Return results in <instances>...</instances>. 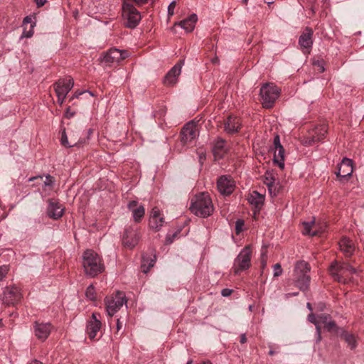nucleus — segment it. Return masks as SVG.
<instances>
[{
	"mask_svg": "<svg viewBox=\"0 0 364 364\" xmlns=\"http://www.w3.org/2000/svg\"><path fill=\"white\" fill-rule=\"evenodd\" d=\"M82 263L85 274L90 277H95L105 270L102 257L92 250L84 252Z\"/></svg>",
	"mask_w": 364,
	"mask_h": 364,
	"instance_id": "1",
	"label": "nucleus"
},
{
	"mask_svg": "<svg viewBox=\"0 0 364 364\" xmlns=\"http://www.w3.org/2000/svg\"><path fill=\"white\" fill-rule=\"evenodd\" d=\"M190 209L197 216L207 218L214 210L210 197L207 193H200L191 200Z\"/></svg>",
	"mask_w": 364,
	"mask_h": 364,
	"instance_id": "2",
	"label": "nucleus"
},
{
	"mask_svg": "<svg viewBox=\"0 0 364 364\" xmlns=\"http://www.w3.org/2000/svg\"><path fill=\"white\" fill-rule=\"evenodd\" d=\"M329 271L333 279L341 283H346L349 276L357 273V269L350 264L338 262L331 264Z\"/></svg>",
	"mask_w": 364,
	"mask_h": 364,
	"instance_id": "3",
	"label": "nucleus"
},
{
	"mask_svg": "<svg viewBox=\"0 0 364 364\" xmlns=\"http://www.w3.org/2000/svg\"><path fill=\"white\" fill-rule=\"evenodd\" d=\"M281 90L273 83L264 84L260 88L261 102L263 107L272 108L280 95Z\"/></svg>",
	"mask_w": 364,
	"mask_h": 364,
	"instance_id": "4",
	"label": "nucleus"
},
{
	"mask_svg": "<svg viewBox=\"0 0 364 364\" xmlns=\"http://www.w3.org/2000/svg\"><path fill=\"white\" fill-rule=\"evenodd\" d=\"M122 15L127 27L134 28L141 21V14L134 5L127 1L122 4Z\"/></svg>",
	"mask_w": 364,
	"mask_h": 364,
	"instance_id": "5",
	"label": "nucleus"
},
{
	"mask_svg": "<svg viewBox=\"0 0 364 364\" xmlns=\"http://www.w3.org/2000/svg\"><path fill=\"white\" fill-rule=\"evenodd\" d=\"M310 271L309 265L304 261L298 262L296 264L294 273L296 277V284L297 287L302 291L308 289L310 277L308 273Z\"/></svg>",
	"mask_w": 364,
	"mask_h": 364,
	"instance_id": "6",
	"label": "nucleus"
},
{
	"mask_svg": "<svg viewBox=\"0 0 364 364\" xmlns=\"http://www.w3.org/2000/svg\"><path fill=\"white\" fill-rule=\"evenodd\" d=\"M252 248L245 246L235 259L232 269L235 274L248 269L251 266Z\"/></svg>",
	"mask_w": 364,
	"mask_h": 364,
	"instance_id": "7",
	"label": "nucleus"
},
{
	"mask_svg": "<svg viewBox=\"0 0 364 364\" xmlns=\"http://www.w3.org/2000/svg\"><path fill=\"white\" fill-rule=\"evenodd\" d=\"M105 302L107 313L109 316L112 317L127 302V300L123 292L117 291L115 295L106 297Z\"/></svg>",
	"mask_w": 364,
	"mask_h": 364,
	"instance_id": "8",
	"label": "nucleus"
},
{
	"mask_svg": "<svg viewBox=\"0 0 364 364\" xmlns=\"http://www.w3.org/2000/svg\"><path fill=\"white\" fill-rule=\"evenodd\" d=\"M198 136V130L196 124L190 122L184 125L181 132V143L184 146H190Z\"/></svg>",
	"mask_w": 364,
	"mask_h": 364,
	"instance_id": "9",
	"label": "nucleus"
},
{
	"mask_svg": "<svg viewBox=\"0 0 364 364\" xmlns=\"http://www.w3.org/2000/svg\"><path fill=\"white\" fill-rule=\"evenodd\" d=\"M140 235L137 228L129 226L125 228L122 241L123 245L129 249H133L139 242Z\"/></svg>",
	"mask_w": 364,
	"mask_h": 364,
	"instance_id": "10",
	"label": "nucleus"
},
{
	"mask_svg": "<svg viewBox=\"0 0 364 364\" xmlns=\"http://www.w3.org/2000/svg\"><path fill=\"white\" fill-rule=\"evenodd\" d=\"M64 213V208L55 199L48 200V207L46 208L47 215L53 220L60 219Z\"/></svg>",
	"mask_w": 364,
	"mask_h": 364,
	"instance_id": "11",
	"label": "nucleus"
},
{
	"mask_svg": "<svg viewBox=\"0 0 364 364\" xmlns=\"http://www.w3.org/2000/svg\"><path fill=\"white\" fill-rule=\"evenodd\" d=\"M127 56L128 53L126 50L112 48L104 55L103 61L109 65L111 64L119 63Z\"/></svg>",
	"mask_w": 364,
	"mask_h": 364,
	"instance_id": "12",
	"label": "nucleus"
},
{
	"mask_svg": "<svg viewBox=\"0 0 364 364\" xmlns=\"http://www.w3.org/2000/svg\"><path fill=\"white\" fill-rule=\"evenodd\" d=\"M327 133V128L325 124H321L312 129L305 139V144L312 145L313 144L321 141Z\"/></svg>",
	"mask_w": 364,
	"mask_h": 364,
	"instance_id": "13",
	"label": "nucleus"
},
{
	"mask_svg": "<svg viewBox=\"0 0 364 364\" xmlns=\"http://www.w3.org/2000/svg\"><path fill=\"white\" fill-rule=\"evenodd\" d=\"M219 192L224 196L230 195L235 189V183L230 176H222L217 183Z\"/></svg>",
	"mask_w": 364,
	"mask_h": 364,
	"instance_id": "14",
	"label": "nucleus"
},
{
	"mask_svg": "<svg viewBox=\"0 0 364 364\" xmlns=\"http://www.w3.org/2000/svg\"><path fill=\"white\" fill-rule=\"evenodd\" d=\"M74 86L73 79L70 77L58 80L54 84V89L56 95L67 96L68 92Z\"/></svg>",
	"mask_w": 364,
	"mask_h": 364,
	"instance_id": "15",
	"label": "nucleus"
},
{
	"mask_svg": "<svg viewBox=\"0 0 364 364\" xmlns=\"http://www.w3.org/2000/svg\"><path fill=\"white\" fill-rule=\"evenodd\" d=\"M53 326L50 323L35 322L33 332L35 336L41 341H45L50 335Z\"/></svg>",
	"mask_w": 364,
	"mask_h": 364,
	"instance_id": "16",
	"label": "nucleus"
},
{
	"mask_svg": "<svg viewBox=\"0 0 364 364\" xmlns=\"http://www.w3.org/2000/svg\"><path fill=\"white\" fill-rule=\"evenodd\" d=\"M314 31L309 27H306L304 31L301 33L299 38V44L301 46L304 53L309 52V50L313 46V36Z\"/></svg>",
	"mask_w": 364,
	"mask_h": 364,
	"instance_id": "17",
	"label": "nucleus"
},
{
	"mask_svg": "<svg viewBox=\"0 0 364 364\" xmlns=\"http://www.w3.org/2000/svg\"><path fill=\"white\" fill-rule=\"evenodd\" d=\"M353 173V161L348 158H343L336 172L337 177L340 180L345 179L351 176Z\"/></svg>",
	"mask_w": 364,
	"mask_h": 364,
	"instance_id": "18",
	"label": "nucleus"
},
{
	"mask_svg": "<svg viewBox=\"0 0 364 364\" xmlns=\"http://www.w3.org/2000/svg\"><path fill=\"white\" fill-rule=\"evenodd\" d=\"M99 314L93 313L87 324V333L90 339H94L101 328V322L98 319Z\"/></svg>",
	"mask_w": 364,
	"mask_h": 364,
	"instance_id": "19",
	"label": "nucleus"
},
{
	"mask_svg": "<svg viewBox=\"0 0 364 364\" xmlns=\"http://www.w3.org/2000/svg\"><path fill=\"white\" fill-rule=\"evenodd\" d=\"M4 294V299L8 304H15L21 299L20 289L15 286L6 288Z\"/></svg>",
	"mask_w": 364,
	"mask_h": 364,
	"instance_id": "20",
	"label": "nucleus"
},
{
	"mask_svg": "<svg viewBox=\"0 0 364 364\" xmlns=\"http://www.w3.org/2000/svg\"><path fill=\"white\" fill-rule=\"evenodd\" d=\"M225 131L230 134L237 133L241 127V122L239 118L229 116L224 122Z\"/></svg>",
	"mask_w": 364,
	"mask_h": 364,
	"instance_id": "21",
	"label": "nucleus"
},
{
	"mask_svg": "<svg viewBox=\"0 0 364 364\" xmlns=\"http://www.w3.org/2000/svg\"><path fill=\"white\" fill-rule=\"evenodd\" d=\"M181 64L175 65L164 77V82L166 85H173L181 72Z\"/></svg>",
	"mask_w": 364,
	"mask_h": 364,
	"instance_id": "22",
	"label": "nucleus"
},
{
	"mask_svg": "<svg viewBox=\"0 0 364 364\" xmlns=\"http://www.w3.org/2000/svg\"><path fill=\"white\" fill-rule=\"evenodd\" d=\"M339 247L346 257L351 256L355 250V242L347 237H343L339 242Z\"/></svg>",
	"mask_w": 364,
	"mask_h": 364,
	"instance_id": "23",
	"label": "nucleus"
},
{
	"mask_svg": "<svg viewBox=\"0 0 364 364\" xmlns=\"http://www.w3.org/2000/svg\"><path fill=\"white\" fill-rule=\"evenodd\" d=\"M128 208L132 213V216L135 222H139L145 214V209L142 205H139L135 200L130 201L128 203Z\"/></svg>",
	"mask_w": 364,
	"mask_h": 364,
	"instance_id": "24",
	"label": "nucleus"
},
{
	"mask_svg": "<svg viewBox=\"0 0 364 364\" xmlns=\"http://www.w3.org/2000/svg\"><path fill=\"white\" fill-rule=\"evenodd\" d=\"M164 224V218L161 217L160 211L157 208H154L151 213L149 225L152 229L158 230Z\"/></svg>",
	"mask_w": 364,
	"mask_h": 364,
	"instance_id": "25",
	"label": "nucleus"
},
{
	"mask_svg": "<svg viewBox=\"0 0 364 364\" xmlns=\"http://www.w3.org/2000/svg\"><path fill=\"white\" fill-rule=\"evenodd\" d=\"M198 21V16L196 14H192L186 19L176 23L175 25H178L181 26L183 29H184L186 32H191L193 31L196 23Z\"/></svg>",
	"mask_w": 364,
	"mask_h": 364,
	"instance_id": "26",
	"label": "nucleus"
},
{
	"mask_svg": "<svg viewBox=\"0 0 364 364\" xmlns=\"http://www.w3.org/2000/svg\"><path fill=\"white\" fill-rule=\"evenodd\" d=\"M226 142L223 139H218L213 148V154L215 158L221 159L223 157L224 154L226 153Z\"/></svg>",
	"mask_w": 364,
	"mask_h": 364,
	"instance_id": "27",
	"label": "nucleus"
},
{
	"mask_svg": "<svg viewBox=\"0 0 364 364\" xmlns=\"http://www.w3.org/2000/svg\"><path fill=\"white\" fill-rule=\"evenodd\" d=\"M264 200V196L256 191H252L248 196V201L256 208H261Z\"/></svg>",
	"mask_w": 364,
	"mask_h": 364,
	"instance_id": "28",
	"label": "nucleus"
},
{
	"mask_svg": "<svg viewBox=\"0 0 364 364\" xmlns=\"http://www.w3.org/2000/svg\"><path fill=\"white\" fill-rule=\"evenodd\" d=\"M302 233L311 236H316L319 235V231L316 229V224L314 220L303 223Z\"/></svg>",
	"mask_w": 364,
	"mask_h": 364,
	"instance_id": "29",
	"label": "nucleus"
},
{
	"mask_svg": "<svg viewBox=\"0 0 364 364\" xmlns=\"http://www.w3.org/2000/svg\"><path fill=\"white\" fill-rule=\"evenodd\" d=\"M274 162L277 164L278 166L282 169L284 167V147H280L278 149H274Z\"/></svg>",
	"mask_w": 364,
	"mask_h": 364,
	"instance_id": "30",
	"label": "nucleus"
},
{
	"mask_svg": "<svg viewBox=\"0 0 364 364\" xmlns=\"http://www.w3.org/2000/svg\"><path fill=\"white\" fill-rule=\"evenodd\" d=\"M342 338L348 343L351 349H354L357 346V338L355 335L343 331L341 334Z\"/></svg>",
	"mask_w": 364,
	"mask_h": 364,
	"instance_id": "31",
	"label": "nucleus"
},
{
	"mask_svg": "<svg viewBox=\"0 0 364 364\" xmlns=\"http://www.w3.org/2000/svg\"><path fill=\"white\" fill-rule=\"evenodd\" d=\"M95 287L92 284H90L86 289L85 295L90 300L94 301L96 299Z\"/></svg>",
	"mask_w": 364,
	"mask_h": 364,
	"instance_id": "32",
	"label": "nucleus"
},
{
	"mask_svg": "<svg viewBox=\"0 0 364 364\" xmlns=\"http://www.w3.org/2000/svg\"><path fill=\"white\" fill-rule=\"evenodd\" d=\"M60 142H61V144L65 147H73L75 145V143L71 144L68 142V136L66 135L65 130H63L62 132Z\"/></svg>",
	"mask_w": 364,
	"mask_h": 364,
	"instance_id": "33",
	"label": "nucleus"
},
{
	"mask_svg": "<svg viewBox=\"0 0 364 364\" xmlns=\"http://www.w3.org/2000/svg\"><path fill=\"white\" fill-rule=\"evenodd\" d=\"M331 318V316L326 314H321L318 315V324L320 323L326 324Z\"/></svg>",
	"mask_w": 364,
	"mask_h": 364,
	"instance_id": "34",
	"label": "nucleus"
},
{
	"mask_svg": "<svg viewBox=\"0 0 364 364\" xmlns=\"http://www.w3.org/2000/svg\"><path fill=\"white\" fill-rule=\"evenodd\" d=\"M265 183L268 186L269 191L270 193L273 191V188L274 187V179L272 176L266 177Z\"/></svg>",
	"mask_w": 364,
	"mask_h": 364,
	"instance_id": "35",
	"label": "nucleus"
},
{
	"mask_svg": "<svg viewBox=\"0 0 364 364\" xmlns=\"http://www.w3.org/2000/svg\"><path fill=\"white\" fill-rule=\"evenodd\" d=\"M324 327L326 328L328 331H331L337 329V326L336 323L331 320V318L328 320V321L324 325Z\"/></svg>",
	"mask_w": 364,
	"mask_h": 364,
	"instance_id": "36",
	"label": "nucleus"
},
{
	"mask_svg": "<svg viewBox=\"0 0 364 364\" xmlns=\"http://www.w3.org/2000/svg\"><path fill=\"white\" fill-rule=\"evenodd\" d=\"M9 271V268L6 265L0 266V281L6 277Z\"/></svg>",
	"mask_w": 364,
	"mask_h": 364,
	"instance_id": "37",
	"label": "nucleus"
},
{
	"mask_svg": "<svg viewBox=\"0 0 364 364\" xmlns=\"http://www.w3.org/2000/svg\"><path fill=\"white\" fill-rule=\"evenodd\" d=\"M154 262H155V259H151V262L149 264V266L146 267V264L144 263L141 264V271L144 272V273H147L149 272V270L150 269L151 267H152L154 264Z\"/></svg>",
	"mask_w": 364,
	"mask_h": 364,
	"instance_id": "38",
	"label": "nucleus"
},
{
	"mask_svg": "<svg viewBox=\"0 0 364 364\" xmlns=\"http://www.w3.org/2000/svg\"><path fill=\"white\" fill-rule=\"evenodd\" d=\"M282 269L279 264H275L274 265V277H279L282 274Z\"/></svg>",
	"mask_w": 364,
	"mask_h": 364,
	"instance_id": "39",
	"label": "nucleus"
},
{
	"mask_svg": "<svg viewBox=\"0 0 364 364\" xmlns=\"http://www.w3.org/2000/svg\"><path fill=\"white\" fill-rule=\"evenodd\" d=\"M308 321L312 323H314L316 327L317 326H319L318 324V316H316L313 313H311L310 314H309L308 316Z\"/></svg>",
	"mask_w": 364,
	"mask_h": 364,
	"instance_id": "40",
	"label": "nucleus"
},
{
	"mask_svg": "<svg viewBox=\"0 0 364 364\" xmlns=\"http://www.w3.org/2000/svg\"><path fill=\"white\" fill-rule=\"evenodd\" d=\"M34 26H35V23H32L31 25V29L28 31H24L21 37L22 38H31L33 34V28Z\"/></svg>",
	"mask_w": 364,
	"mask_h": 364,
	"instance_id": "41",
	"label": "nucleus"
},
{
	"mask_svg": "<svg viewBox=\"0 0 364 364\" xmlns=\"http://www.w3.org/2000/svg\"><path fill=\"white\" fill-rule=\"evenodd\" d=\"M273 149H278V148H280V147H282V144H281V142H280V138H279V135H276L274 137V141H273Z\"/></svg>",
	"mask_w": 364,
	"mask_h": 364,
	"instance_id": "42",
	"label": "nucleus"
},
{
	"mask_svg": "<svg viewBox=\"0 0 364 364\" xmlns=\"http://www.w3.org/2000/svg\"><path fill=\"white\" fill-rule=\"evenodd\" d=\"M53 183H54L53 178L50 175H47L46 176V180L44 181V186L50 187L53 186Z\"/></svg>",
	"mask_w": 364,
	"mask_h": 364,
	"instance_id": "43",
	"label": "nucleus"
},
{
	"mask_svg": "<svg viewBox=\"0 0 364 364\" xmlns=\"http://www.w3.org/2000/svg\"><path fill=\"white\" fill-rule=\"evenodd\" d=\"M176 6V1H173L170 3V4L168 6V16H173L174 14V9Z\"/></svg>",
	"mask_w": 364,
	"mask_h": 364,
	"instance_id": "44",
	"label": "nucleus"
},
{
	"mask_svg": "<svg viewBox=\"0 0 364 364\" xmlns=\"http://www.w3.org/2000/svg\"><path fill=\"white\" fill-rule=\"evenodd\" d=\"M316 343H319L321 341V326H317L316 328Z\"/></svg>",
	"mask_w": 364,
	"mask_h": 364,
	"instance_id": "45",
	"label": "nucleus"
},
{
	"mask_svg": "<svg viewBox=\"0 0 364 364\" xmlns=\"http://www.w3.org/2000/svg\"><path fill=\"white\" fill-rule=\"evenodd\" d=\"M232 292V290L229 289H223L221 291V294L223 296H229Z\"/></svg>",
	"mask_w": 364,
	"mask_h": 364,
	"instance_id": "46",
	"label": "nucleus"
},
{
	"mask_svg": "<svg viewBox=\"0 0 364 364\" xmlns=\"http://www.w3.org/2000/svg\"><path fill=\"white\" fill-rule=\"evenodd\" d=\"M244 223L242 220H237L236 222V230L238 232L241 228V227L243 225Z\"/></svg>",
	"mask_w": 364,
	"mask_h": 364,
	"instance_id": "47",
	"label": "nucleus"
},
{
	"mask_svg": "<svg viewBox=\"0 0 364 364\" xmlns=\"http://www.w3.org/2000/svg\"><path fill=\"white\" fill-rule=\"evenodd\" d=\"M57 97H58V102L60 105H62L63 103L66 96H62V95H57Z\"/></svg>",
	"mask_w": 364,
	"mask_h": 364,
	"instance_id": "48",
	"label": "nucleus"
},
{
	"mask_svg": "<svg viewBox=\"0 0 364 364\" xmlns=\"http://www.w3.org/2000/svg\"><path fill=\"white\" fill-rule=\"evenodd\" d=\"M32 23V17L26 16L23 19V24L31 23Z\"/></svg>",
	"mask_w": 364,
	"mask_h": 364,
	"instance_id": "49",
	"label": "nucleus"
},
{
	"mask_svg": "<svg viewBox=\"0 0 364 364\" xmlns=\"http://www.w3.org/2000/svg\"><path fill=\"white\" fill-rule=\"evenodd\" d=\"M35 1L36 3L37 6L38 7H41L45 4V3L46 2V0H35Z\"/></svg>",
	"mask_w": 364,
	"mask_h": 364,
	"instance_id": "50",
	"label": "nucleus"
},
{
	"mask_svg": "<svg viewBox=\"0 0 364 364\" xmlns=\"http://www.w3.org/2000/svg\"><path fill=\"white\" fill-rule=\"evenodd\" d=\"M246 341H247V338H246L245 334H242L240 336V343H245Z\"/></svg>",
	"mask_w": 364,
	"mask_h": 364,
	"instance_id": "51",
	"label": "nucleus"
},
{
	"mask_svg": "<svg viewBox=\"0 0 364 364\" xmlns=\"http://www.w3.org/2000/svg\"><path fill=\"white\" fill-rule=\"evenodd\" d=\"M317 308H318V310L323 311L324 309V308H325V304H323V303H319L317 305Z\"/></svg>",
	"mask_w": 364,
	"mask_h": 364,
	"instance_id": "52",
	"label": "nucleus"
},
{
	"mask_svg": "<svg viewBox=\"0 0 364 364\" xmlns=\"http://www.w3.org/2000/svg\"><path fill=\"white\" fill-rule=\"evenodd\" d=\"M83 93V92H75L73 96L72 97V99L73 98H77L80 95H81Z\"/></svg>",
	"mask_w": 364,
	"mask_h": 364,
	"instance_id": "53",
	"label": "nucleus"
},
{
	"mask_svg": "<svg viewBox=\"0 0 364 364\" xmlns=\"http://www.w3.org/2000/svg\"><path fill=\"white\" fill-rule=\"evenodd\" d=\"M122 328V323H120V321L119 319L118 318L117 321V331H119Z\"/></svg>",
	"mask_w": 364,
	"mask_h": 364,
	"instance_id": "54",
	"label": "nucleus"
},
{
	"mask_svg": "<svg viewBox=\"0 0 364 364\" xmlns=\"http://www.w3.org/2000/svg\"><path fill=\"white\" fill-rule=\"evenodd\" d=\"M28 364H43L42 362H40L37 360H32L31 363H29Z\"/></svg>",
	"mask_w": 364,
	"mask_h": 364,
	"instance_id": "55",
	"label": "nucleus"
},
{
	"mask_svg": "<svg viewBox=\"0 0 364 364\" xmlns=\"http://www.w3.org/2000/svg\"><path fill=\"white\" fill-rule=\"evenodd\" d=\"M307 308L310 310V311H312V307H311V305L310 303H307Z\"/></svg>",
	"mask_w": 364,
	"mask_h": 364,
	"instance_id": "56",
	"label": "nucleus"
},
{
	"mask_svg": "<svg viewBox=\"0 0 364 364\" xmlns=\"http://www.w3.org/2000/svg\"><path fill=\"white\" fill-rule=\"evenodd\" d=\"M269 354L270 355H273L274 354V351L271 350H269Z\"/></svg>",
	"mask_w": 364,
	"mask_h": 364,
	"instance_id": "57",
	"label": "nucleus"
},
{
	"mask_svg": "<svg viewBox=\"0 0 364 364\" xmlns=\"http://www.w3.org/2000/svg\"><path fill=\"white\" fill-rule=\"evenodd\" d=\"M3 326V323H2V321L0 320V328Z\"/></svg>",
	"mask_w": 364,
	"mask_h": 364,
	"instance_id": "58",
	"label": "nucleus"
},
{
	"mask_svg": "<svg viewBox=\"0 0 364 364\" xmlns=\"http://www.w3.org/2000/svg\"><path fill=\"white\" fill-rule=\"evenodd\" d=\"M247 1H248V0H242V2H243L244 4H247Z\"/></svg>",
	"mask_w": 364,
	"mask_h": 364,
	"instance_id": "59",
	"label": "nucleus"
},
{
	"mask_svg": "<svg viewBox=\"0 0 364 364\" xmlns=\"http://www.w3.org/2000/svg\"><path fill=\"white\" fill-rule=\"evenodd\" d=\"M298 294V293H296V292H294L293 294H291L292 296H296Z\"/></svg>",
	"mask_w": 364,
	"mask_h": 364,
	"instance_id": "60",
	"label": "nucleus"
},
{
	"mask_svg": "<svg viewBox=\"0 0 364 364\" xmlns=\"http://www.w3.org/2000/svg\"><path fill=\"white\" fill-rule=\"evenodd\" d=\"M266 264V262L264 261H262V266L264 267Z\"/></svg>",
	"mask_w": 364,
	"mask_h": 364,
	"instance_id": "61",
	"label": "nucleus"
},
{
	"mask_svg": "<svg viewBox=\"0 0 364 364\" xmlns=\"http://www.w3.org/2000/svg\"><path fill=\"white\" fill-rule=\"evenodd\" d=\"M323 71H324V68L321 67V72H323Z\"/></svg>",
	"mask_w": 364,
	"mask_h": 364,
	"instance_id": "62",
	"label": "nucleus"
},
{
	"mask_svg": "<svg viewBox=\"0 0 364 364\" xmlns=\"http://www.w3.org/2000/svg\"><path fill=\"white\" fill-rule=\"evenodd\" d=\"M274 195H276V188L274 189Z\"/></svg>",
	"mask_w": 364,
	"mask_h": 364,
	"instance_id": "63",
	"label": "nucleus"
},
{
	"mask_svg": "<svg viewBox=\"0 0 364 364\" xmlns=\"http://www.w3.org/2000/svg\"><path fill=\"white\" fill-rule=\"evenodd\" d=\"M191 361H188L186 364H191Z\"/></svg>",
	"mask_w": 364,
	"mask_h": 364,
	"instance_id": "64",
	"label": "nucleus"
}]
</instances>
